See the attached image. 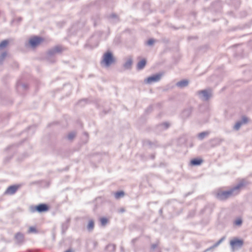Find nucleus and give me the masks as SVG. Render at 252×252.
<instances>
[{
	"label": "nucleus",
	"instance_id": "obj_24",
	"mask_svg": "<svg viewBox=\"0 0 252 252\" xmlns=\"http://www.w3.org/2000/svg\"><path fill=\"white\" fill-rule=\"evenodd\" d=\"M65 252H73L71 250H68L66 251H65Z\"/></svg>",
	"mask_w": 252,
	"mask_h": 252
},
{
	"label": "nucleus",
	"instance_id": "obj_17",
	"mask_svg": "<svg viewBox=\"0 0 252 252\" xmlns=\"http://www.w3.org/2000/svg\"><path fill=\"white\" fill-rule=\"evenodd\" d=\"M100 222L102 225L104 226L108 222V219L106 218H101L100 219Z\"/></svg>",
	"mask_w": 252,
	"mask_h": 252
},
{
	"label": "nucleus",
	"instance_id": "obj_6",
	"mask_svg": "<svg viewBox=\"0 0 252 252\" xmlns=\"http://www.w3.org/2000/svg\"><path fill=\"white\" fill-rule=\"evenodd\" d=\"M20 188V185H13L9 186L5 191V194L12 195L14 194Z\"/></svg>",
	"mask_w": 252,
	"mask_h": 252
},
{
	"label": "nucleus",
	"instance_id": "obj_10",
	"mask_svg": "<svg viewBox=\"0 0 252 252\" xmlns=\"http://www.w3.org/2000/svg\"><path fill=\"white\" fill-rule=\"evenodd\" d=\"M125 196V192L123 191H119L115 193V197L117 199H119Z\"/></svg>",
	"mask_w": 252,
	"mask_h": 252
},
{
	"label": "nucleus",
	"instance_id": "obj_20",
	"mask_svg": "<svg viewBox=\"0 0 252 252\" xmlns=\"http://www.w3.org/2000/svg\"><path fill=\"white\" fill-rule=\"evenodd\" d=\"M242 220L240 218L237 219L235 221V224L237 225H240L242 224Z\"/></svg>",
	"mask_w": 252,
	"mask_h": 252
},
{
	"label": "nucleus",
	"instance_id": "obj_11",
	"mask_svg": "<svg viewBox=\"0 0 252 252\" xmlns=\"http://www.w3.org/2000/svg\"><path fill=\"white\" fill-rule=\"evenodd\" d=\"M188 84L187 80H183L177 83V85L180 87H184L187 86Z\"/></svg>",
	"mask_w": 252,
	"mask_h": 252
},
{
	"label": "nucleus",
	"instance_id": "obj_3",
	"mask_svg": "<svg viewBox=\"0 0 252 252\" xmlns=\"http://www.w3.org/2000/svg\"><path fill=\"white\" fill-rule=\"evenodd\" d=\"M244 244V241L242 239L234 238L230 241V245L233 250L236 249L241 247Z\"/></svg>",
	"mask_w": 252,
	"mask_h": 252
},
{
	"label": "nucleus",
	"instance_id": "obj_22",
	"mask_svg": "<svg viewBox=\"0 0 252 252\" xmlns=\"http://www.w3.org/2000/svg\"><path fill=\"white\" fill-rule=\"evenodd\" d=\"M155 42V40L153 39H150L147 41V44L149 45H153Z\"/></svg>",
	"mask_w": 252,
	"mask_h": 252
},
{
	"label": "nucleus",
	"instance_id": "obj_19",
	"mask_svg": "<svg viewBox=\"0 0 252 252\" xmlns=\"http://www.w3.org/2000/svg\"><path fill=\"white\" fill-rule=\"evenodd\" d=\"M242 125V123L241 122H238L236 123V124H235V125L234 126L235 129L236 130L239 129Z\"/></svg>",
	"mask_w": 252,
	"mask_h": 252
},
{
	"label": "nucleus",
	"instance_id": "obj_21",
	"mask_svg": "<svg viewBox=\"0 0 252 252\" xmlns=\"http://www.w3.org/2000/svg\"><path fill=\"white\" fill-rule=\"evenodd\" d=\"M36 232V228L34 227H31L29 228V233H34Z\"/></svg>",
	"mask_w": 252,
	"mask_h": 252
},
{
	"label": "nucleus",
	"instance_id": "obj_16",
	"mask_svg": "<svg viewBox=\"0 0 252 252\" xmlns=\"http://www.w3.org/2000/svg\"><path fill=\"white\" fill-rule=\"evenodd\" d=\"M200 94H202L205 99H208L209 97L208 92L205 90L201 91L199 92Z\"/></svg>",
	"mask_w": 252,
	"mask_h": 252
},
{
	"label": "nucleus",
	"instance_id": "obj_15",
	"mask_svg": "<svg viewBox=\"0 0 252 252\" xmlns=\"http://www.w3.org/2000/svg\"><path fill=\"white\" fill-rule=\"evenodd\" d=\"M209 134V132L208 131H204L198 134V137L200 139H203L205 136H207Z\"/></svg>",
	"mask_w": 252,
	"mask_h": 252
},
{
	"label": "nucleus",
	"instance_id": "obj_23",
	"mask_svg": "<svg viewBox=\"0 0 252 252\" xmlns=\"http://www.w3.org/2000/svg\"><path fill=\"white\" fill-rule=\"evenodd\" d=\"M248 118L245 117H243L242 121L241 122H242V124H246V123H248Z\"/></svg>",
	"mask_w": 252,
	"mask_h": 252
},
{
	"label": "nucleus",
	"instance_id": "obj_1",
	"mask_svg": "<svg viewBox=\"0 0 252 252\" xmlns=\"http://www.w3.org/2000/svg\"><path fill=\"white\" fill-rule=\"evenodd\" d=\"M244 186V183L242 182L229 190L219 191L217 194V197L220 200H223L226 199L233 195L238 194L239 190Z\"/></svg>",
	"mask_w": 252,
	"mask_h": 252
},
{
	"label": "nucleus",
	"instance_id": "obj_25",
	"mask_svg": "<svg viewBox=\"0 0 252 252\" xmlns=\"http://www.w3.org/2000/svg\"><path fill=\"white\" fill-rule=\"evenodd\" d=\"M55 50H56L57 51H58V48H55Z\"/></svg>",
	"mask_w": 252,
	"mask_h": 252
},
{
	"label": "nucleus",
	"instance_id": "obj_4",
	"mask_svg": "<svg viewBox=\"0 0 252 252\" xmlns=\"http://www.w3.org/2000/svg\"><path fill=\"white\" fill-rule=\"evenodd\" d=\"M43 41V39L38 36H33L29 40V43L31 46L35 47L40 44Z\"/></svg>",
	"mask_w": 252,
	"mask_h": 252
},
{
	"label": "nucleus",
	"instance_id": "obj_18",
	"mask_svg": "<svg viewBox=\"0 0 252 252\" xmlns=\"http://www.w3.org/2000/svg\"><path fill=\"white\" fill-rule=\"evenodd\" d=\"M76 134L74 132H71L68 135V139L72 140L75 137Z\"/></svg>",
	"mask_w": 252,
	"mask_h": 252
},
{
	"label": "nucleus",
	"instance_id": "obj_7",
	"mask_svg": "<svg viewBox=\"0 0 252 252\" xmlns=\"http://www.w3.org/2000/svg\"><path fill=\"white\" fill-rule=\"evenodd\" d=\"M161 78V75L160 74H156L155 75H153L152 76L148 77L146 79V82L147 83H151L152 82H158V81Z\"/></svg>",
	"mask_w": 252,
	"mask_h": 252
},
{
	"label": "nucleus",
	"instance_id": "obj_14",
	"mask_svg": "<svg viewBox=\"0 0 252 252\" xmlns=\"http://www.w3.org/2000/svg\"><path fill=\"white\" fill-rule=\"evenodd\" d=\"M8 44V41L4 40L2 41L0 43V50L2 49L7 46Z\"/></svg>",
	"mask_w": 252,
	"mask_h": 252
},
{
	"label": "nucleus",
	"instance_id": "obj_12",
	"mask_svg": "<svg viewBox=\"0 0 252 252\" xmlns=\"http://www.w3.org/2000/svg\"><path fill=\"white\" fill-rule=\"evenodd\" d=\"M15 237L18 242H21L23 241L24 236L22 234L20 233H18L16 234Z\"/></svg>",
	"mask_w": 252,
	"mask_h": 252
},
{
	"label": "nucleus",
	"instance_id": "obj_2",
	"mask_svg": "<svg viewBox=\"0 0 252 252\" xmlns=\"http://www.w3.org/2000/svg\"><path fill=\"white\" fill-rule=\"evenodd\" d=\"M115 62V59L112 53L108 51L104 54L102 60L101 62V64L106 67H109Z\"/></svg>",
	"mask_w": 252,
	"mask_h": 252
},
{
	"label": "nucleus",
	"instance_id": "obj_5",
	"mask_svg": "<svg viewBox=\"0 0 252 252\" xmlns=\"http://www.w3.org/2000/svg\"><path fill=\"white\" fill-rule=\"evenodd\" d=\"M49 210L48 206L45 204H40L35 206L32 209V212L37 211L39 213L46 212Z\"/></svg>",
	"mask_w": 252,
	"mask_h": 252
},
{
	"label": "nucleus",
	"instance_id": "obj_8",
	"mask_svg": "<svg viewBox=\"0 0 252 252\" xmlns=\"http://www.w3.org/2000/svg\"><path fill=\"white\" fill-rule=\"evenodd\" d=\"M146 64V60L143 59L140 60L137 64V67L139 70L143 69Z\"/></svg>",
	"mask_w": 252,
	"mask_h": 252
},
{
	"label": "nucleus",
	"instance_id": "obj_9",
	"mask_svg": "<svg viewBox=\"0 0 252 252\" xmlns=\"http://www.w3.org/2000/svg\"><path fill=\"white\" fill-rule=\"evenodd\" d=\"M191 165H200L202 162V160L199 158H194L190 161Z\"/></svg>",
	"mask_w": 252,
	"mask_h": 252
},
{
	"label": "nucleus",
	"instance_id": "obj_26",
	"mask_svg": "<svg viewBox=\"0 0 252 252\" xmlns=\"http://www.w3.org/2000/svg\"><path fill=\"white\" fill-rule=\"evenodd\" d=\"M6 56V54L5 53L4 55H3V57H5Z\"/></svg>",
	"mask_w": 252,
	"mask_h": 252
},
{
	"label": "nucleus",
	"instance_id": "obj_13",
	"mask_svg": "<svg viewBox=\"0 0 252 252\" xmlns=\"http://www.w3.org/2000/svg\"><path fill=\"white\" fill-rule=\"evenodd\" d=\"M94 227V221L93 220H90L89 221L87 228L90 231L92 230Z\"/></svg>",
	"mask_w": 252,
	"mask_h": 252
}]
</instances>
